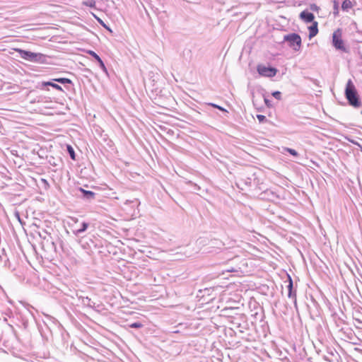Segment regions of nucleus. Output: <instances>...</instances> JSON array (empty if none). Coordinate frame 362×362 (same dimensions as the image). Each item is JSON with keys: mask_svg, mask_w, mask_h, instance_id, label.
<instances>
[{"mask_svg": "<svg viewBox=\"0 0 362 362\" xmlns=\"http://www.w3.org/2000/svg\"><path fill=\"white\" fill-rule=\"evenodd\" d=\"M344 95L351 106L356 108L361 106L362 103L360 100L356 86L351 79H349L346 82Z\"/></svg>", "mask_w": 362, "mask_h": 362, "instance_id": "f257e3e1", "label": "nucleus"}, {"mask_svg": "<svg viewBox=\"0 0 362 362\" xmlns=\"http://www.w3.org/2000/svg\"><path fill=\"white\" fill-rule=\"evenodd\" d=\"M20 57L31 62L43 63L45 61V55L41 53L32 52L30 51L16 49Z\"/></svg>", "mask_w": 362, "mask_h": 362, "instance_id": "f03ea898", "label": "nucleus"}, {"mask_svg": "<svg viewBox=\"0 0 362 362\" xmlns=\"http://www.w3.org/2000/svg\"><path fill=\"white\" fill-rule=\"evenodd\" d=\"M284 40L287 42L288 46L294 51H299L301 47L302 40L297 33H290L284 36Z\"/></svg>", "mask_w": 362, "mask_h": 362, "instance_id": "7ed1b4c3", "label": "nucleus"}, {"mask_svg": "<svg viewBox=\"0 0 362 362\" xmlns=\"http://www.w3.org/2000/svg\"><path fill=\"white\" fill-rule=\"evenodd\" d=\"M257 70L259 75L269 78L274 76L277 73L276 69L264 65H258Z\"/></svg>", "mask_w": 362, "mask_h": 362, "instance_id": "20e7f679", "label": "nucleus"}, {"mask_svg": "<svg viewBox=\"0 0 362 362\" xmlns=\"http://www.w3.org/2000/svg\"><path fill=\"white\" fill-rule=\"evenodd\" d=\"M332 43L334 47L337 49L345 51V47L344 45V42L341 39V34L339 30H337L333 33L332 35Z\"/></svg>", "mask_w": 362, "mask_h": 362, "instance_id": "39448f33", "label": "nucleus"}, {"mask_svg": "<svg viewBox=\"0 0 362 362\" xmlns=\"http://www.w3.org/2000/svg\"><path fill=\"white\" fill-rule=\"evenodd\" d=\"M293 281H292L291 276H288V284L287 286V288H288V296L290 298L294 299V304L296 305V304H297L296 294V292L293 291Z\"/></svg>", "mask_w": 362, "mask_h": 362, "instance_id": "423d86ee", "label": "nucleus"}, {"mask_svg": "<svg viewBox=\"0 0 362 362\" xmlns=\"http://www.w3.org/2000/svg\"><path fill=\"white\" fill-rule=\"evenodd\" d=\"M300 18L306 23H311L313 21L315 16L313 13L307 11H303L300 13Z\"/></svg>", "mask_w": 362, "mask_h": 362, "instance_id": "0eeeda50", "label": "nucleus"}, {"mask_svg": "<svg viewBox=\"0 0 362 362\" xmlns=\"http://www.w3.org/2000/svg\"><path fill=\"white\" fill-rule=\"evenodd\" d=\"M88 53L90 56H92L95 59V61H97L98 62L100 67L104 71H107V69L105 67V65L104 62H103V60L101 59V58L99 57V55L98 54H96L94 51H92V50H89L88 52Z\"/></svg>", "mask_w": 362, "mask_h": 362, "instance_id": "6e6552de", "label": "nucleus"}, {"mask_svg": "<svg viewBox=\"0 0 362 362\" xmlns=\"http://www.w3.org/2000/svg\"><path fill=\"white\" fill-rule=\"evenodd\" d=\"M79 299L81 300L82 304L85 306H87V307H89V308H93L95 306V303L93 302H92V300H90V298H89L87 296H81L79 298Z\"/></svg>", "mask_w": 362, "mask_h": 362, "instance_id": "1a4fd4ad", "label": "nucleus"}, {"mask_svg": "<svg viewBox=\"0 0 362 362\" xmlns=\"http://www.w3.org/2000/svg\"><path fill=\"white\" fill-rule=\"evenodd\" d=\"M318 33L317 23L314 22L312 25L309 27V37H315Z\"/></svg>", "mask_w": 362, "mask_h": 362, "instance_id": "9d476101", "label": "nucleus"}, {"mask_svg": "<svg viewBox=\"0 0 362 362\" xmlns=\"http://www.w3.org/2000/svg\"><path fill=\"white\" fill-rule=\"evenodd\" d=\"M81 191L83 193V197L86 199H93L95 197V194L92 191L85 190L81 188Z\"/></svg>", "mask_w": 362, "mask_h": 362, "instance_id": "9b49d317", "label": "nucleus"}, {"mask_svg": "<svg viewBox=\"0 0 362 362\" xmlns=\"http://www.w3.org/2000/svg\"><path fill=\"white\" fill-rule=\"evenodd\" d=\"M353 7V4L350 0H344L341 4V9L344 11H349Z\"/></svg>", "mask_w": 362, "mask_h": 362, "instance_id": "f8f14e48", "label": "nucleus"}, {"mask_svg": "<svg viewBox=\"0 0 362 362\" xmlns=\"http://www.w3.org/2000/svg\"><path fill=\"white\" fill-rule=\"evenodd\" d=\"M88 227V223H86V222H83L81 223V227L76 230H74V233L76 235H78L81 234L82 233L85 232L87 230Z\"/></svg>", "mask_w": 362, "mask_h": 362, "instance_id": "ddd939ff", "label": "nucleus"}, {"mask_svg": "<svg viewBox=\"0 0 362 362\" xmlns=\"http://www.w3.org/2000/svg\"><path fill=\"white\" fill-rule=\"evenodd\" d=\"M42 86L43 87L49 86H52V88H54L58 90H61V91L63 90L62 88L60 86H59L58 84L54 83L53 82H51V81L43 82L42 83Z\"/></svg>", "mask_w": 362, "mask_h": 362, "instance_id": "4468645a", "label": "nucleus"}, {"mask_svg": "<svg viewBox=\"0 0 362 362\" xmlns=\"http://www.w3.org/2000/svg\"><path fill=\"white\" fill-rule=\"evenodd\" d=\"M53 81L60 83L62 84H66V83L71 84L72 83V81L69 78H54Z\"/></svg>", "mask_w": 362, "mask_h": 362, "instance_id": "2eb2a0df", "label": "nucleus"}, {"mask_svg": "<svg viewBox=\"0 0 362 362\" xmlns=\"http://www.w3.org/2000/svg\"><path fill=\"white\" fill-rule=\"evenodd\" d=\"M95 4H96V2L95 0H86V1H83V5H86L90 8H95Z\"/></svg>", "mask_w": 362, "mask_h": 362, "instance_id": "dca6fc26", "label": "nucleus"}, {"mask_svg": "<svg viewBox=\"0 0 362 362\" xmlns=\"http://www.w3.org/2000/svg\"><path fill=\"white\" fill-rule=\"evenodd\" d=\"M339 3L337 1H333V14L337 16L339 15Z\"/></svg>", "mask_w": 362, "mask_h": 362, "instance_id": "f3484780", "label": "nucleus"}, {"mask_svg": "<svg viewBox=\"0 0 362 362\" xmlns=\"http://www.w3.org/2000/svg\"><path fill=\"white\" fill-rule=\"evenodd\" d=\"M67 151H68V152L69 153V156L71 158V159L75 160L76 159V158H75L76 155H75V152H74V150L73 149V148L71 146L68 145L67 146Z\"/></svg>", "mask_w": 362, "mask_h": 362, "instance_id": "a211bd4d", "label": "nucleus"}, {"mask_svg": "<svg viewBox=\"0 0 362 362\" xmlns=\"http://www.w3.org/2000/svg\"><path fill=\"white\" fill-rule=\"evenodd\" d=\"M284 151H287L288 153H289L291 155H292L293 156H298V152L296 150L293 149V148H284Z\"/></svg>", "mask_w": 362, "mask_h": 362, "instance_id": "6ab92c4d", "label": "nucleus"}, {"mask_svg": "<svg viewBox=\"0 0 362 362\" xmlns=\"http://www.w3.org/2000/svg\"><path fill=\"white\" fill-rule=\"evenodd\" d=\"M129 327L131 328L139 329V328L142 327L143 325L141 322H133V323L130 324Z\"/></svg>", "mask_w": 362, "mask_h": 362, "instance_id": "aec40b11", "label": "nucleus"}, {"mask_svg": "<svg viewBox=\"0 0 362 362\" xmlns=\"http://www.w3.org/2000/svg\"><path fill=\"white\" fill-rule=\"evenodd\" d=\"M94 17L96 18L97 21L104 28H105L106 29H107L108 30L111 31V30L105 25V23L98 17H97L96 16L93 15Z\"/></svg>", "mask_w": 362, "mask_h": 362, "instance_id": "412c9836", "label": "nucleus"}, {"mask_svg": "<svg viewBox=\"0 0 362 362\" xmlns=\"http://www.w3.org/2000/svg\"><path fill=\"white\" fill-rule=\"evenodd\" d=\"M272 95L274 98H275L277 100L281 99V93L280 91H278V90L274 91L272 93Z\"/></svg>", "mask_w": 362, "mask_h": 362, "instance_id": "4be33fe9", "label": "nucleus"}, {"mask_svg": "<svg viewBox=\"0 0 362 362\" xmlns=\"http://www.w3.org/2000/svg\"><path fill=\"white\" fill-rule=\"evenodd\" d=\"M257 118L260 123H262V122H264L265 121H267L266 117L262 115H257Z\"/></svg>", "mask_w": 362, "mask_h": 362, "instance_id": "5701e85b", "label": "nucleus"}, {"mask_svg": "<svg viewBox=\"0 0 362 362\" xmlns=\"http://www.w3.org/2000/svg\"><path fill=\"white\" fill-rule=\"evenodd\" d=\"M348 141L351 143H352L353 144L358 146L360 148V150L362 151V146L356 141L354 140V139H348Z\"/></svg>", "mask_w": 362, "mask_h": 362, "instance_id": "b1692460", "label": "nucleus"}, {"mask_svg": "<svg viewBox=\"0 0 362 362\" xmlns=\"http://www.w3.org/2000/svg\"><path fill=\"white\" fill-rule=\"evenodd\" d=\"M209 105L212 106V107H215V108H217V109H218L220 110L226 111L223 107H221V106H219L218 105H216L214 103H209Z\"/></svg>", "mask_w": 362, "mask_h": 362, "instance_id": "393cba45", "label": "nucleus"}, {"mask_svg": "<svg viewBox=\"0 0 362 362\" xmlns=\"http://www.w3.org/2000/svg\"><path fill=\"white\" fill-rule=\"evenodd\" d=\"M240 269V267L238 269H236V268H231V269H227V272H238V269Z\"/></svg>", "mask_w": 362, "mask_h": 362, "instance_id": "a878e982", "label": "nucleus"}, {"mask_svg": "<svg viewBox=\"0 0 362 362\" xmlns=\"http://www.w3.org/2000/svg\"><path fill=\"white\" fill-rule=\"evenodd\" d=\"M264 103H265V104L267 105V107H270L271 106L270 100H268L267 98H264Z\"/></svg>", "mask_w": 362, "mask_h": 362, "instance_id": "bb28decb", "label": "nucleus"}, {"mask_svg": "<svg viewBox=\"0 0 362 362\" xmlns=\"http://www.w3.org/2000/svg\"><path fill=\"white\" fill-rule=\"evenodd\" d=\"M311 9H312V10H315V9H317V6H316V5H315V4L312 5V6H311Z\"/></svg>", "mask_w": 362, "mask_h": 362, "instance_id": "cd10ccee", "label": "nucleus"}]
</instances>
